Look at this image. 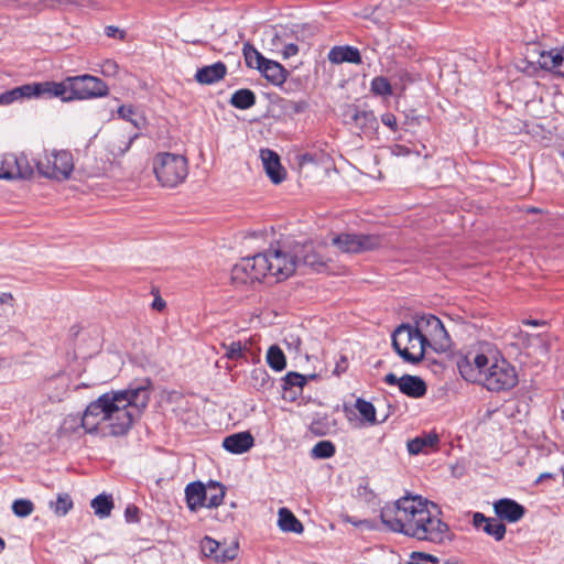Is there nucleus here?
<instances>
[{"mask_svg":"<svg viewBox=\"0 0 564 564\" xmlns=\"http://www.w3.org/2000/svg\"><path fill=\"white\" fill-rule=\"evenodd\" d=\"M254 444V438L250 432H239L226 436L223 441V447L232 454H243Z\"/></svg>","mask_w":564,"mask_h":564,"instance_id":"nucleus-19","label":"nucleus"},{"mask_svg":"<svg viewBox=\"0 0 564 564\" xmlns=\"http://www.w3.org/2000/svg\"><path fill=\"white\" fill-rule=\"evenodd\" d=\"M307 380L306 377L299 373V372H288L285 377L282 379V389L288 392L292 391L294 388L299 389L300 391L302 388L306 384Z\"/></svg>","mask_w":564,"mask_h":564,"instance_id":"nucleus-38","label":"nucleus"},{"mask_svg":"<svg viewBox=\"0 0 564 564\" xmlns=\"http://www.w3.org/2000/svg\"><path fill=\"white\" fill-rule=\"evenodd\" d=\"M332 243L344 253H360L381 247L382 239L372 234L344 232L335 236Z\"/></svg>","mask_w":564,"mask_h":564,"instance_id":"nucleus-13","label":"nucleus"},{"mask_svg":"<svg viewBox=\"0 0 564 564\" xmlns=\"http://www.w3.org/2000/svg\"><path fill=\"white\" fill-rule=\"evenodd\" d=\"M90 507L100 519L108 518L113 509L112 497L110 495L100 494L91 500Z\"/></svg>","mask_w":564,"mask_h":564,"instance_id":"nucleus-30","label":"nucleus"},{"mask_svg":"<svg viewBox=\"0 0 564 564\" xmlns=\"http://www.w3.org/2000/svg\"><path fill=\"white\" fill-rule=\"evenodd\" d=\"M327 57L332 64L351 63L359 65L362 63L359 50L350 45L332 47Z\"/></svg>","mask_w":564,"mask_h":564,"instance_id":"nucleus-20","label":"nucleus"},{"mask_svg":"<svg viewBox=\"0 0 564 564\" xmlns=\"http://www.w3.org/2000/svg\"><path fill=\"white\" fill-rule=\"evenodd\" d=\"M137 137H138V134H134L133 137H130V138H129V140H128V142L126 143L124 148L119 149L120 153H124V152H127V151L130 149V147H131V144H132L133 140H134Z\"/></svg>","mask_w":564,"mask_h":564,"instance_id":"nucleus-59","label":"nucleus"},{"mask_svg":"<svg viewBox=\"0 0 564 564\" xmlns=\"http://www.w3.org/2000/svg\"><path fill=\"white\" fill-rule=\"evenodd\" d=\"M311 30V26L299 23L270 26L264 31L263 42L271 52L275 53L290 40H305L306 33H312Z\"/></svg>","mask_w":564,"mask_h":564,"instance_id":"nucleus-12","label":"nucleus"},{"mask_svg":"<svg viewBox=\"0 0 564 564\" xmlns=\"http://www.w3.org/2000/svg\"><path fill=\"white\" fill-rule=\"evenodd\" d=\"M371 91L377 96L392 95V86L390 82L383 76H377L371 80Z\"/></svg>","mask_w":564,"mask_h":564,"instance_id":"nucleus-41","label":"nucleus"},{"mask_svg":"<svg viewBox=\"0 0 564 564\" xmlns=\"http://www.w3.org/2000/svg\"><path fill=\"white\" fill-rule=\"evenodd\" d=\"M268 260L262 253L252 257L242 258L231 269V281L235 285H249L254 282H261L268 278Z\"/></svg>","mask_w":564,"mask_h":564,"instance_id":"nucleus-6","label":"nucleus"},{"mask_svg":"<svg viewBox=\"0 0 564 564\" xmlns=\"http://www.w3.org/2000/svg\"><path fill=\"white\" fill-rule=\"evenodd\" d=\"M440 442L436 433H426L421 436H416L408 442V451L412 455L426 452L430 448H434Z\"/></svg>","mask_w":564,"mask_h":564,"instance_id":"nucleus-28","label":"nucleus"},{"mask_svg":"<svg viewBox=\"0 0 564 564\" xmlns=\"http://www.w3.org/2000/svg\"><path fill=\"white\" fill-rule=\"evenodd\" d=\"M348 368V360L345 356H341L340 359L336 362L335 369L333 373L339 376L344 373Z\"/></svg>","mask_w":564,"mask_h":564,"instance_id":"nucleus-52","label":"nucleus"},{"mask_svg":"<svg viewBox=\"0 0 564 564\" xmlns=\"http://www.w3.org/2000/svg\"><path fill=\"white\" fill-rule=\"evenodd\" d=\"M36 167L45 177L66 180L74 169L73 155L66 150L45 152L44 158L36 161Z\"/></svg>","mask_w":564,"mask_h":564,"instance_id":"nucleus-9","label":"nucleus"},{"mask_svg":"<svg viewBox=\"0 0 564 564\" xmlns=\"http://www.w3.org/2000/svg\"><path fill=\"white\" fill-rule=\"evenodd\" d=\"M400 391L409 398L419 399L426 394L427 387L422 378L403 375L401 377Z\"/></svg>","mask_w":564,"mask_h":564,"instance_id":"nucleus-23","label":"nucleus"},{"mask_svg":"<svg viewBox=\"0 0 564 564\" xmlns=\"http://www.w3.org/2000/svg\"><path fill=\"white\" fill-rule=\"evenodd\" d=\"M237 554H238V544L237 543L229 545V546L220 545L218 554L215 555V561L225 563L227 561L234 560L237 556Z\"/></svg>","mask_w":564,"mask_h":564,"instance_id":"nucleus-44","label":"nucleus"},{"mask_svg":"<svg viewBox=\"0 0 564 564\" xmlns=\"http://www.w3.org/2000/svg\"><path fill=\"white\" fill-rule=\"evenodd\" d=\"M34 171L24 154L20 156L13 153L0 154V178H30Z\"/></svg>","mask_w":564,"mask_h":564,"instance_id":"nucleus-14","label":"nucleus"},{"mask_svg":"<svg viewBox=\"0 0 564 564\" xmlns=\"http://www.w3.org/2000/svg\"><path fill=\"white\" fill-rule=\"evenodd\" d=\"M251 382L253 388L258 390L269 389L273 384L271 377L264 368H256L251 371Z\"/></svg>","mask_w":564,"mask_h":564,"instance_id":"nucleus-37","label":"nucleus"},{"mask_svg":"<svg viewBox=\"0 0 564 564\" xmlns=\"http://www.w3.org/2000/svg\"><path fill=\"white\" fill-rule=\"evenodd\" d=\"M381 121L384 126L389 127L393 131L397 130L398 122H397V118L393 113H390V112L383 113L381 116Z\"/></svg>","mask_w":564,"mask_h":564,"instance_id":"nucleus-50","label":"nucleus"},{"mask_svg":"<svg viewBox=\"0 0 564 564\" xmlns=\"http://www.w3.org/2000/svg\"><path fill=\"white\" fill-rule=\"evenodd\" d=\"M165 301L160 296H156L152 302V308L156 311H162L165 307Z\"/></svg>","mask_w":564,"mask_h":564,"instance_id":"nucleus-57","label":"nucleus"},{"mask_svg":"<svg viewBox=\"0 0 564 564\" xmlns=\"http://www.w3.org/2000/svg\"><path fill=\"white\" fill-rule=\"evenodd\" d=\"M34 510V505L31 500L28 499H17L12 503V511L17 517H28Z\"/></svg>","mask_w":564,"mask_h":564,"instance_id":"nucleus-42","label":"nucleus"},{"mask_svg":"<svg viewBox=\"0 0 564 564\" xmlns=\"http://www.w3.org/2000/svg\"><path fill=\"white\" fill-rule=\"evenodd\" d=\"M523 324H524V325H529V326H534V327H535V326L544 325V324H545V322H543V321H539V319H531V318H529V319H524V321H523Z\"/></svg>","mask_w":564,"mask_h":564,"instance_id":"nucleus-58","label":"nucleus"},{"mask_svg":"<svg viewBox=\"0 0 564 564\" xmlns=\"http://www.w3.org/2000/svg\"><path fill=\"white\" fill-rule=\"evenodd\" d=\"M440 514L435 503L419 495H405L380 510V519L390 531L436 544L449 536V528Z\"/></svg>","mask_w":564,"mask_h":564,"instance_id":"nucleus-2","label":"nucleus"},{"mask_svg":"<svg viewBox=\"0 0 564 564\" xmlns=\"http://www.w3.org/2000/svg\"><path fill=\"white\" fill-rule=\"evenodd\" d=\"M528 212H531V213H538V212H539V209H538V208H530V209H528Z\"/></svg>","mask_w":564,"mask_h":564,"instance_id":"nucleus-63","label":"nucleus"},{"mask_svg":"<svg viewBox=\"0 0 564 564\" xmlns=\"http://www.w3.org/2000/svg\"><path fill=\"white\" fill-rule=\"evenodd\" d=\"M6 547V543L3 541V539L0 538V553L4 550Z\"/></svg>","mask_w":564,"mask_h":564,"instance_id":"nucleus-62","label":"nucleus"},{"mask_svg":"<svg viewBox=\"0 0 564 564\" xmlns=\"http://www.w3.org/2000/svg\"><path fill=\"white\" fill-rule=\"evenodd\" d=\"M325 247H316L312 242L294 246L297 268L303 265L321 272L327 268L328 259L324 254Z\"/></svg>","mask_w":564,"mask_h":564,"instance_id":"nucleus-15","label":"nucleus"},{"mask_svg":"<svg viewBox=\"0 0 564 564\" xmlns=\"http://www.w3.org/2000/svg\"><path fill=\"white\" fill-rule=\"evenodd\" d=\"M39 97L59 98L67 101L66 78L59 83L57 82H41L37 83Z\"/></svg>","mask_w":564,"mask_h":564,"instance_id":"nucleus-27","label":"nucleus"},{"mask_svg":"<svg viewBox=\"0 0 564 564\" xmlns=\"http://www.w3.org/2000/svg\"><path fill=\"white\" fill-rule=\"evenodd\" d=\"M225 348V357L230 360H247L246 351L247 345H242L241 341H231L229 345L223 344Z\"/></svg>","mask_w":564,"mask_h":564,"instance_id":"nucleus-40","label":"nucleus"},{"mask_svg":"<svg viewBox=\"0 0 564 564\" xmlns=\"http://www.w3.org/2000/svg\"><path fill=\"white\" fill-rule=\"evenodd\" d=\"M39 97L37 83L25 84L0 94V105H11L23 98Z\"/></svg>","mask_w":564,"mask_h":564,"instance_id":"nucleus-22","label":"nucleus"},{"mask_svg":"<svg viewBox=\"0 0 564 564\" xmlns=\"http://www.w3.org/2000/svg\"><path fill=\"white\" fill-rule=\"evenodd\" d=\"M118 72V65L115 61L107 59L102 65V74L107 76L116 75Z\"/></svg>","mask_w":564,"mask_h":564,"instance_id":"nucleus-49","label":"nucleus"},{"mask_svg":"<svg viewBox=\"0 0 564 564\" xmlns=\"http://www.w3.org/2000/svg\"><path fill=\"white\" fill-rule=\"evenodd\" d=\"M259 72L273 85L280 86L282 85L288 77V72L285 68L278 62L268 59L263 62Z\"/></svg>","mask_w":564,"mask_h":564,"instance_id":"nucleus-24","label":"nucleus"},{"mask_svg":"<svg viewBox=\"0 0 564 564\" xmlns=\"http://www.w3.org/2000/svg\"><path fill=\"white\" fill-rule=\"evenodd\" d=\"M489 520V518L485 517L482 513L480 512H476L474 514V525L477 528V529H482V527L486 524V522Z\"/></svg>","mask_w":564,"mask_h":564,"instance_id":"nucleus-53","label":"nucleus"},{"mask_svg":"<svg viewBox=\"0 0 564 564\" xmlns=\"http://www.w3.org/2000/svg\"><path fill=\"white\" fill-rule=\"evenodd\" d=\"M263 256H265L269 262V279H274L275 282L286 280L297 268L294 248L292 250H286L284 246L271 247L263 252Z\"/></svg>","mask_w":564,"mask_h":564,"instance_id":"nucleus-8","label":"nucleus"},{"mask_svg":"<svg viewBox=\"0 0 564 564\" xmlns=\"http://www.w3.org/2000/svg\"><path fill=\"white\" fill-rule=\"evenodd\" d=\"M355 408L368 424L375 425L378 423L376 419V408L371 402L366 401L362 398H358L356 400Z\"/></svg>","mask_w":564,"mask_h":564,"instance_id":"nucleus-35","label":"nucleus"},{"mask_svg":"<svg viewBox=\"0 0 564 564\" xmlns=\"http://www.w3.org/2000/svg\"><path fill=\"white\" fill-rule=\"evenodd\" d=\"M482 530L488 534L494 536L497 541H501L506 534V525L498 518H489L486 524L482 527Z\"/></svg>","mask_w":564,"mask_h":564,"instance_id":"nucleus-39","label":"nucleus"},{"mask_svg":"<svg viewBox=\"0 0 564 564\" xmlns=\"http://www.w3.org/2000/svg\"><path fill=\"white\" fill-rule=\"evenodd\" d=\"M311 431L316 435H324L326 433L319 421H315L311 424Z\"/></svg>","mask_w":564,"mask_h":564,"instance_id":"nucleus-56","label":"nucleus"},{"mask_svg":"<svg viewBox=\"0 0 564 564\" xmlns=\"http://www.w3.org/2000/svg\"><path fill=\"white\" fill-rule=\"evenodd\" d=\"M267 362L274 371H282L286 367L285 355L278 345H272L268 349Z\"/></svg>","mask_w":564,"mask_h":564,"instance_id":"nucleus-32","label":"nucleus"},{"mask_svg":"<svg viewBox=\"0 0 564 564\" xmlns=\"http://www.w3.org/2000/svg\"><path fill=\"white\" fill-rule=\"evenodd\" d=\"M256 104V95L248 88L236 90L230 98V105L237 109L246 110Z\"/></svg>","mask_w":564,"mask_h":564,"instance_id":"nucleus-29","label":"nucleus"},{"mask_svg":"<svg viewBox=\"0 0 564 564\" xmlns=\"http://www.w3.org/2000/svg\"><path fill=\"white\" fill-rule=\"evenodd\" d=\"M344 122L350 126L359 135L368 138L377 133L379 123L373 111L367 107H360L354 104L347 105L343 112Z\"/></svg>","mask_w":564,"mask_h":564,"instance_id":"nucleus-11","label":"nucleus"},{"mask_svg":"<svg viewBox=\"0 0 564 564\" xmlns=\"http://www.w3.org/2000/svg\"><path fill=\"white\" fill-rule=\"evenodd\" d=\"M152 391V381L143 378L127 389L106 392L87 405L80 425L88 434L126 435L148 408Z\"/></svg>","mask_w":564,"mask_h":564,"instance_id":"nucleus-1","label":"nucleus"},{"mask_svg":"<svg viewBox=\"0 0 564 564\" xmlns=\"http://www.w3.org/2000/svg\"><path fill=\"white\" fill-rule=\"evenodd\" d=\"M219 549L220 543L209 536H205L200 541L202 553L207 557H213L215 560V555L218 554Z\"/></svg>","mask_w":564,"mask_h":564,"instance_id":"nucleus-43","label":"nucleus"},{"mask_svg":"<svg viewBox=\"0 0 564 564\" xmlns=\"http://www.w3.org/2000/svg\"><path fill=\"white\" fill-rule=\"evenodd\" d=\"M118 115L121 119L130 121L133 126L138 127L137 121L132 118L134 115V109L131 106H120L118 109Z\"/></svg>","mask_w":564,"mask_h":564,"instance_id":"nucleus-47","label":"nucleus"},{"mask_svg":"<svg viewBox=\"0 0 564 564\" xmlns=\"http://www.w3.org/2000/svg\"><path fill=\"white\" fill-rule=\"evenodd\" d=\"M185 498L192 511L205 507L206 487L200 481L189 482L185 488Z\"/></svg>","mask_w":564,"mask_h":564,"instance_id":"nucleus-25","label":"nucleus"},{"mask_svg":"<svg viewBox=\"0 0 564 564\" xmlns=\"http://www.w3.org/2000/svg\"><path fill=\"white\" fill-rule=\"evenodd\" d=\"M67 101L91 99L107 96V84L93 75H78L66 77Z\"/></svg>","mask_w":564,"mask_h":564,"instance_id":"nucleus-7","label":"nucleus"},{"mask_svg":"<svg viewBox=\"0 0 564 564\" xmlns=\"http://www.w3.org/2000/svg\"><path fill=\"white\" fill-rule=\"evenodd\" d=\"M536 63L544 70L551 72L557 76L564 77L563 75V54L562 47L552 48L550 51H541Z\"/></svg>","mask_w":564,"mask_h":564,"instance_id":"nucleus-18","label":"nucleus"},{"mask_svg":"<svg viewBox=\"0 0 564 564\" xmlns=\"http://www.w3.org/2000/svg\"><path fill=\"white\" fill-rule=\"evenodd\" d=\"M227 74V66L223 62H216L197 69L195 79L202 85H212L221 80Z\"/></svg>","mask_w":564,"mask_h":564,"instance_id":"nucleus-21","label":"nucleus"},{"mask_svg":"<svg viewBox=\"0 0 564 564\" xmlns=\"http://www.w3.org/2000/svg\"><path fill=\"white\" fill-rule=\"evenodd\" d=\"M392 152L398 156H406L411 153V150L405 145L397 144L394 145Z\"/></svg>","mask_w":564,"mask_h":564,"instance_id":"nucleus-55","label":"nucleus"},{"mask_svg":"<svg viewBox=\"0 0 564 564\" xmlns=\"http://www.w3.org/2000/svg\"><path fill=\"white\" fill-rule=\"evenodd\" d=\"M105 33L108 37H119V39L124 37V31H122L119 28L113 26V25L106 26Z\"/></svg>","mask_w":564,"mask_h":564,"instance_id":"nucleus-51","label":"nucleus"},{"mask_svg":"<svg viewBox=\"0 0 564 564\" xmlns=\"http://www.w3.org/2000/svg\"><path fill=\"white\" fill-rule=\"evenodd\" d=\"M297 40H290L275 53L281 54L284 59L295 56L299 53V46L296 45Z\"/></svg>","mask_w":564,"mask_h":564,"instance_id":"nucleus-45","label":"nucleus"},{"mask_svg":"<svg viewBox=\"0 0 564 564\" xmlns=\"http://www.w3.org/2000/svg\"><path fill=\"white\" fill-rule=\"evenodd\" d=\"M457 367L466 381L478 383L491 392L509 391L518 383L516 368L496 355L468 352L458 360Z\"/></svg>","mask_w":564,"mask_h":564,"instance_id":"nucleus-3","label":"nucleus"},{"mask_svg":"<svg viewBox=\"0 0 564 564\" xmlns=\"http://www.w3.org/2000/svg\"><path fill=\"white\" fill-rule=\"evenodd\" d=\"M553 475L552 474H549V473H544V474H541L540 477L538 478V482L542 481L543 479H546V478H552Z\"/></svg>","mask_w":564,"mask_h":564,"instance_id":"nucleus-60","label":"nucleus"},{"mask_svg":"<svg viewBox=\"0 0 564 564\" xmlns=\"http://www.w3.org/2000/svg\"><path fill=\"white\" fill-rule=\"evenodd\" d=\"M264 171L272 183L280 184L285 178V170L281 165L280 158L276 152L270 149H263L260 152Z\"/></svg>","mask_w":564,"mask_h":564,"instance_id":"nucleus-17","label":"nucleus"},{"mask_svg":"<svg viewBox=\"0 0 564 564\" xmlns=\"http://www.w3.org/2000/svg\"><path fill=\"white\" fill-rule=\"evenodd\" d=\"M336 447L330 441H319L317 442L312 451L311 456L315 459H327L335 455Z\"/></svg>","mask_w":564,"mask_h":564,"instance_id":"nucleus-36","label":"nucleus"},{"mask_svg":"<svg viewBox=\"0 0 564 564\" xmlns=\"http://www.w3.org/2000/svg\"><path fill=\"white\" fill-rule=\"evenodd\" d=\"M391 339L393 349L405 362L416 365L424 358L426 345L412 324L399 325Z\"/></svg>","mask_w":564,"mask_h":564,"instance_id":"nucleus-4","label":"nucleus"},{"mask_svg":"<svg viewBox=\"0 0 564 564\" xmlns=\"http://www.w3.org/2000/svg\"><path fill=\"white\" fill-rule=\"evenodd\" d=\"M413 326L421 335L426 347L432 343L438 345L442 349L449 346V336L442 321L433 314L416 316Z\"/></svg>","mask_w":564,"mask_h":564,"instance_id":"nucleus-10","label":"nucleus"},{"mask_svg":"<svg viewBox=\"0 0 564 564\" xmlns=\"http://www.w3.org/2000/svg\"><path fill=\"white\" fill-rule=\"evenodd\" d=\"M153 171L162 186L175 187L184 182L188 174L187 160L181 154L158 153L153 159Z\"/></svg>","mask_w":564,"mask_h":564,"instance_id":"nucleus-5","label":"nucleus"},{"mask_svg":"<svg viewBox=\"0 0 564 564\" xmlns=\"http://www.w3.org/2000/svg\"><path fill=\"white\" fill-rule=\"evenodd\" d=\"M495 513L502 521L506 520L510 523L518 522L525 513V508L517 501L502 498L494 503Z\"/></svg>","mask_w":564,"mask_h":564,"instance_id":"nucleus-16","label":"nucleus"},{"mask_svg":"<svg viewBox=\"0 0 564 564\" xmlns=\"http://www.w3.org/2000/svg\"><path fill=\"white\" fill-rule=\"evenodd\" d=\"M74 503L70 496L66 492L58 494L55 501H50V508L58 517H64L73 508Z\"/></svg>","mask_w":564,"mask_h":564,"instance_id":"nucleus-34","label":"nucleus"},{"mask_svg":"<svg viewBox=\"0 0 564 564\" xmlns=\"http://www.w3.org/2000/svg\"><path fill=\"white\" fill-rule=\"evenodd\" d=\"M431 561L435 564L438 563V560L433 555L424 554V553H413L411 556V562L408 564H427Z\"/></svg>","mask_w":564,"mask_h":564,"instance_id":"nucleus-46","label":"nucleus"},{"mask_svg":"<svg viewBox=\"0 0 564 564\" xmlns=\"http://www.w3.org/2000/svg\"><path fill=\"white\" fill-rule=\"evenodd\" d=\"M225 497V487L216 481H210L206 488L205 507L216 508L221 505Z\"/></svg>","mask_w":564,"mask_h":564,"instance_id":"nucleus-31","label":"nucleus"},{"mask_svg":"<svg viewBox=\"0 0 564 564\" xmlns=\"http://www.w3.org/2000/svg\"><path fill=\"white\" fill-rule=\"evenodd\" d=\"M8 300H12V295L10 293H3L1 295V302H7Z\"/></svg>","mask_w":564,"mask_h":564,"instance_id":"nucleus-61","label":"nucleus"},{"mask_svg":"<svg viewBox=\"0 0 564 564\" xmlns=\"http://www.w3.org/2000/svg\"><path fill=\"white\" fill-rule=\"evenodd\" d=\"M246 65L250 68L260 69L265 57L250 43H245L242 47Z\"/></svg>","mask_w":564,"mask_h":564,"instance_id":"nucleus-33","label":"nucleus"},{"mask_svg":"<svg viewBox=\"0 0 564 564\" xmlns=\"http://www.w3.org/2000/svg\"><path fill=\"white\" fill-rule=\"evenodd\" d=\"M384 382L389 386H398L400 388L401 377L398 378L393 372L386 375Z\"/></svg>","mask_w":564,"mask_h":564,"instance_id":"nucleus-54","label":"nucleus"},{"mask_svg":"<svg viewBox=\"0 0 564 564\" xmlns=\"http://www.w3.org/2000/svg\"><path fill=\"white\" fill-rule=\"evenodd\" d=\"M139 509L135 506H128L124 510V518L127 522L133 523L139 521Z\"/></svg>","mask_w":564,"mask_h":564,"instance_id":"nucleus-48","label":"nucleus"},{"mask_svg":"<svg viewBox=\"0 0 564 564\" xmlns=\"http://www.w3.org/2000/svg\"><path fill=\"white\" fill-rule=\"evenodd\" d=\"M278 527L282 532L301 534L304 531L302 522L284 507L278 511Z\"/></svg>","mask_w":564,"mask_h":564,"instance_id":"nucleus-26","label":"nucleus"}]
</instances>
